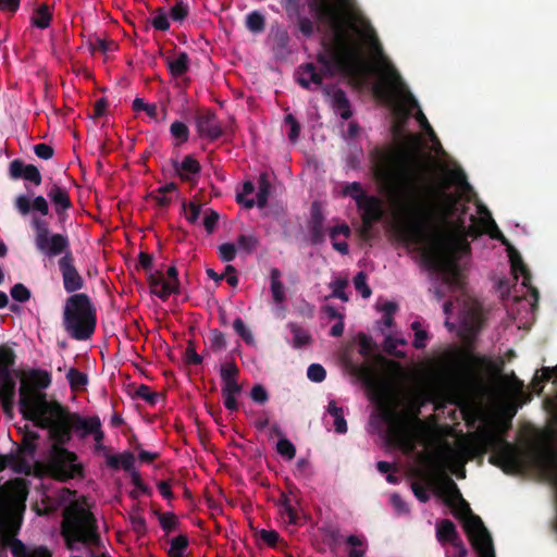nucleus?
<instances>
[{"label":"nucleus","instance_id":"obj_21","mask_svg":"<svg viewBox=\"0 0 557 557\" xmlns=\"http://www.w3.org/2000/svg\"><path fill=\"white\" fill-rule=\"evenodd\" d=\"M550 377H557V366L554 368H543L535 373L531 382L533 392L539 394L543 389V383Z\"/></svg>","mask_w":557,"mask_h":557},{"label":"nucleus","instance_id":"obj_62","mask_svg":"<svg viewBox=\"0 0 557 557\" xmlns=\"http://www.w3.org/2000/svg\"><path fill=\"white\" fill-rule=\"evenodd\" d=\"M225 278L231 286H235L237 284V277L234 273V269L231 265L226 268Z\"/></svg>","mask_w":557,"mask_h":557},{"label":"nucleus","instance_id":"obj_45","mask_svg":"<svg viewBox=\"0 0 557 557\" xmlns=\"http://www.w3.org/2000/svg\"><path fill=\"white\" fill-rule=\"evenodd\" d=\"M234 329L247 343H252V335L240 319L234 321Z\"/></svg>","mask_w":557,"mask_h":557},{"label":"nucleus","instance_id":"obj_63","mask_svg":"<svg viewBox=\"0 0 557 557\" xmlns=\"http://www.w3.org/2000/svg\"><path fill=\"white\" fill-rule=\"evenodd\" d=\"M158 488H159L160 494L164 498H170L172 496L171 487H170V485L166 482H160L158 484Z\"/></svg>","mask_w":557,"mask_h":557},{"label":"nucleus","instance_id":"obj_47","mask_svg":"<svg viewBox=\"0 0 557 557\" xmlns=\"http://www.w3.org/2000/svg\"><path fill=\"white\" fill-rule=\"evenodd\" d=\"M220 256L224 261H231L234 259L236 249L232 244H223L219 247Z\"/></svg>","mask_w":557,"mask_h":557},{"label":"nucleus","instance_id":"obj_31","mask_svg":"<svg viewBox=\"0 0 557 557\" xmlns=\"http://www.w3.org/2000/svg\"><path fill=\"white\" fill-rule=\"evenodd\" d=\"M276 450L283 458L287 460H292L296 453L295 446L286 438H282L277 442Z\"/></svg>","mask_w":557,"mask_h":557},{"label":"nucleus","instance_id":"obj_20","mask_svg":"<svg viewBox=\"0 0 557 557\" xmlns=\"http://www.w3.org/2000/svg\"><path fill=\"white\" fill-rule=\"evenodd\" d=\"M77 426L83 431L84 435H94L97 442L101 441L102 433L100 431V421L98 418L81 419L77 422Z\"/></svg>","mask_w":557,"mask_h":557},{"label":"nucleus","instance_id":"obj_4","mask_svg":"<svg viewBox=\"0 0 557 557\" xmlns=\"http://www.w3.org/2000/svg\"><path fill=\"white\" fill-rule=\"evenodd\" d=\"M26 496L27 487L23 480L8 482L0 488V541L11 548L14 557H50L44 548L27 552L14 539L21 525Z\"/></svg>","mask_w":557,"mask_h":557},{"label":"nucleus","instance_id":"obj_49","mask_svg":"<svg viewBox=\"0 0 557 557\" xmlns=\"http://www.w3.org/2000/svg\"><path fill=\"white\" fill-rule=\"evenodd\" d=\"M34 151L38 158L48 160L53 156V149L46 144H38L34 147Z\"/></svg>","mask_w":557,"mask_h":557},{"label":"nucleus","instance_id":"obj_54","mask_svg":"<svg viewBox=\"0 0 557 557\" xmlns=\"http://www.w3.org/2000/svg\"><path fill=\"white\" fill-rule=\"evenodd\" d=\"M413 329L416 330L414 342H413L414 346L418 348L424 347L425 339H426L425 332L418 329L416 323L413 324Z\"/></svg>","mask_w":557,"mask_h":557},{"label":"nucleus","instance_id":"obj_36","mask_svg":"<svg viewBox=\"0 0 557 557\" xmlns=\"http://www.w3.org/2000/svg\"><path fill=\"white\" fill-rule=\"evenodd\" d=\"M308 377L313 382H321L325 377V370L320 364H311L308 368Z\"/></svg>","mask_w":557,"mask_h":557},{"label":"nucleus","instance_id":"obj_9","mask_svg":"<svg viewBox=\"0 0 557 557\" xmlns=\"http://www.w3.org/2000/svg\"><path fill=\"white\" fill-rule=\"evenodd\" d=\"M32 225L35 230L37 248L49 257L60 255L67 247V239L60 234H51L47 223L34 216Z\"/></svg>","mask_w":557,"mask_h":557},{"label":"nucleus","instance_id":"obj_59","mask_svg":"<svg viewBox=\"0 0 557 557\" xmlns=\"http://www.w3.org/2000/svg\"><path fill=\"white\" fill-rule=\"evenodd\" d=\"M412 490L414 495L421 500L426 502L429 499V495L426 490L423 486H420L419 484L414 483L412 485Z\"/></svg>","mask_w":557,"mask_h":557},{"label":"nucleus","instance_id":"obj_3","mask_svg":"<svg viewBox=\"0 0 557 557\" xmlns=\"http://www.w3.org/2000/svg\"><path fill=\"white\" fill-rule=\"evenodd\" d=\"M13 362V351L8 347H0V398L5 413L12 416L14 377H20V410L22 414L38 426L49 428L52 436L59 442H63L69 436V421L62 408L57 403L48 401L46 395L40 391L49 386L50 375L41 370L11 373L10 367Z\"/></svg>","mask_w":557,"mask_h":557},{"label":"nucleus","instance_id":"obj_44","mask_svg":"<svg viewBox=\"0 0 557 557\" xmlns=\"http://www.w3.org/2000/svg\"><path fill=\"white\" fill-rule=\"evenodd\" d=\"M348 544L351 546L350 557H362L363 548L361 541L356 536H350L348 539Z\"/></svg>","mask_w":557,"mask_h":557},{"label":"nucleus","instance_id":"obj_42","mask_svg":"<svg viewBox=\"0 0 557 557\" xmlns=\"http://www.w3.org/2000/svg\"><path fill=\"white\" fill-rule=\"evenodd\" d=\"M15 206L21 214L26 215L32 209V200L28 197L21 195L16 198Z\"/></svg>","mask_w":557,"mask_h":557},{"label":"nucleus","instance_id":"obj_29","mask_svg":"<svg viewBox=\"0 0 557 557\" xmlns=\"http://www.w3.org/2000/svg\"><path fill=\"white\" fill-rule=\"evenodd\" d=\"M171 135L176 141V145H181L182 143H185L188 138V128L185 124L182 122H174L171 125Z\"/></svg>","mask_w":557,"mask_h":557},{"label":"nucleus","instance_id":"obj_58","mask_svg":"<svg viewBox=\"0 0 557 557\" xmlns=\"http://www.w3.org/2000/svg\"><path fill=\"white\" fill-rule=\"evenodd\" d=\"M20 4V0H0V9L3 11L14 12Z\"/></svg>","mask_w":557,"mask_h":557},{"label":"nucleus","instance_id":"obj_40","mask_svg":"<svg viewBox=\"0 0 557 557\" xmlns=\"http://www.w3.org/2000/svg\"><path fill=\"white\" fill-rule=\"evenodd\" d=\"M334 101L337 104L338 113L341 114V116L347 119L350 115V113L347 108V102L344 95L342 92H336L334 96Z\"/></svg>","mask_w":557,"mask_h":557},{"label":"nucleus","instance_id":"obj_64","mask_svg":"<svg viewBox=\"0 0 557 557\" xmlns=\"http://www.w3.org/2000/svg\"><path fill=\"white\" fill-rule=\"evenodd\" d=\"M138 395L144 398V399H147L148 401L152 403L153 401V395L151 394V392L149 391L148 387L146 386H141L138 388Z\"/></svg>","mask_w":557,"mask_h":557},{"label":"nucleus","instance_id":"obj_17","mask_svg":"<svg viewBox=\"0 0 557 557\" xmlns=\"http://www.w3.org/2000/svg\"><path fill=\"white\" fill-rule=\"evenodd\" d=\"M350 230L347 224H339L334 226L330 232V236L333 242V247L336 250L346 253L348 250L346 238H348Z\"/></svg>","mask_w":557,"mask_h":557},{"label":"nucleus","instance_id":"obj_48","mask_svg":"<svg viewBox=\"0 0 557 557\" xmlns=\"http://www.w3.org/2000/svg\"><path fill=\"white\" fill-rule=\"evenodd\" d=\"M347 282L343 280H336L332 283L333 296L343 299L344 301L348 300V297L344 293V288L346 287Z\"/></svg>","mask_w":557,"mask_h":557},{"label":"nucleus","instance_id":"obj_19","mask_svg":"<svg viewBox=\"0 0 557 557\" xmlns=\"http://www.w3.org/2000/svg\"><path fill=\"white\" fill-rule=\"evenodd\" d=\"M507 250H508V257H509L510 264H511V270H512L515 277L519 278V276H521L522 284L524 286H527L529 283V273H528L525 265L523 264L518 252L512 247H508Z\"/></svg>","mask_w":557,"mask_h":557},{"label":"nucleus","instance_id":"obj_16","mask_svg":"<svg viewBox=\"0 0 557 557\" xmlns=\"http://www.w3.org/2000/svg\"><path fill=\"white\" fill-rule=\"evenodd\" d=\"M297 79L302 87L314 89L321 85L323 75L317 72L313 65L307 64L299 69Z\"/></svg>","mask_w":557,"mask_h":557},{"label":"nucleus","instance_id":"obj_13","mask_svg":"<svg viewBox=\"0 0 557 557\" xmlns=\"http://www.w3.org/2000/svg\"><path fill=\"white\" fill-rule=\"evenodd\" d=\"M437 540L442 543H450L451 550L447 554L451 557H465L467 550L462 543L457 540L454 524L448 520H442L436 527Z\"/></svg>","mask_w":557,"mask_h":557},{"label":"nucleus","instance_id":"obj_50","mask_svg":"<svg viewBox=\"0 0 557 557\" xmlns=\"http://www.w3.org/2000/svg\"><path fill=\"white\" fill-rule=\"evenodd\" d=\"M152 25L157 29L166 30L170 27L169 17L163 13H159L152 18Z\"/></svg>","mask_w":557,"mask_h":557},{"label":"nucleus","instance_id":"obj_43","mask_svg":"<svg viewBox=\"0 0 557 557\" xmlns=\"http://www.w3.org/2000/svg\"><path fill=\"white\" fill-rule=\"evenodd\" d=\"M11 296L17 301H25L29 298V292L23 285L17 284L12 287Z\"/></svg>","mask_w":557,"mask_h":557},{"label":"nucleus","instance_id":"obj_61","mask_svg":"<svg viewBox=\"0 0 557 557\" xmlns=\"http://www.w3.org/2000/svg\"><path fill=\"white\" fill-rule=\"evenodd\" d=\"M359 344L363 352H369L372 349V341L366 335L359 336Z\"/></svg>","mask_w":557,"mask_h":557},{"label":"nucleus","instance_id":"obj_30","mask_svg":"<svg viewBox=\"0 0 557 557\" xmlns=\"http://www.w3.org/2000/svg\"><path fill=\"white\" fill-rule=\"evenodd\" d=\"M186 546L187 539L185 536H177L173 539L169 549V557H183Z\"/></svg>","mask_w":557,"mask_h":557},{"label":"nucleus","instance_id":"obj_51","mask_svg":"<svg viewBox=\"0 0 557 557\" xmlns=\"http://www.w3.org/2000/svg\"><path fill=\"white\" fill-rule=\"evenodd\" d=\"M416 117H417L418 122L420 123L421 127H423L425 129V132L430 136V138L435 141L434 133H433L430 124L428 123L425 115L421 112V110L418 109Z\"/></svg>","mask_w":557,"mask_h":557},{"label":"nucleus","instance_id":"obj_55","mask_svg":"<svg viewBox=\"0 0 557 557\" xmlns=\"http://www.w3.org/2000/svg\"><path fill=\"white\" fill-rule=\"evenodd\" d=\"M260 537L269 545H274L277 541L278 535L274 531L262 530L260 532Z\"/></svg>","mask_w":557,"mask_h":557},{"label":"nucleus","instance_id":"obj_57","mask_svg":"<svg viewBox=\"0 0 557 557\" xmlns=\"http://www.w3.org/2000/svg\"><path fill=\"white\" fill-rule=\"evenodd\" d=\"M160 523L165 530H172L176 523V519L172 515H163L160 518Z\"/></svg>","mask_w":557,"mask_h":557},{"label":"nucleus","instance_id":"obj_5","mask_svg":"<svg viewBox=\"0 0 557 557\" xmlns=\"http://www.w3.org/2000/svg\"><path fill=\"white\" fill-rule=\"evenodd\" d=\"M61 500L69 503L64 511L63 535L69 543L90 542L95 539L94 518L84 498H76L71 491L61 492Z\"/></svg>","mask_w":557,"mask_h":557},{"label":"nucleus","instance_id":"obj_46","mask_svg":"<svg viewBox=\"0 0 557 557\" xmlns=\"http://www.w3.org/2000/svg\"><path fill=\"white\" fill-rule=\"evenodd\" d=\"M115 48V45L113 42H109L106 39L97 38L95 42L91 45L92 51H102L103 53H107Z\"/></svg>","mask_w":557,"mask_h":557},{"label":"nucleus","instance_id":"obj_11","mask_svg":"<svg viewBox=\"0 0 557 557\" xmlns=\"http://www.w3.org/2000/svg\"><path fill=\"white\" fill-rule=\"evenodd\" d=\"M347 193L356 199L366 226H370L374 221H377L381 218L383 213V206L380 199L375 197L361 196L360 188L356 184L348 187Z\"/></svg>","mask_w":557,"mask_h":557},{"label":"nucleus","instance_id":"obj_41","mask_svg":"<svg viewBox=\"0 0 557 557\" xmlns=\"http://www.w3.org/2000/svg\"><path fill=\"white\" fill-rule=\"evenodd\" d=\"M32 209L42 215H47L49 212L48 202L42 196H38L32 200Z\"/></svg>","mask_w":557,"mask_h":557},{"label":"nucleus","instance_id":"obj_34","mask_svg":"<svg viewBox=\"0 0 557 557\" xmlns=\"http://www.w3.org/2000/svg\"><path fill=\"white\" fill-rule=\"evenodd\" d=\"M187 7L184 3L180 2L171 9L170 17L173 21L182 22L187 16Z\"/></svg>","mask_w":557,"mask_h":557},{"label":"nucleus","instance_id":"obj_22","mask_svg":"<svg viewBox=\"0 0 557 557\" xmlns=\"http://www.w3.org/2000/svg\"><path fill=\"white\" fill-rule=\"evenodd\" d=\"M49 197L52 200L57 211L65 210L71 205L66 191L59 186H53L50 189Z\"/></svg>","mask_w":557,"mask_h":557},{"label":"nucleus","instance_id":"obj_35","mask_svg":"<svg viewBox=\"0 0 557 557\" xmlns=\"http://www.w3.org/2000/svg\"><path fill=\"white\" fill-rule=\"evenodd\" d=\"M184 214L190 223H195L201 214V207L191 202L184 208Z\"/></svg>","mask_w":557,"mask_h":557},{"label":"nucleus","instance_id":"obj_53","mask_svg":"<svg viewBox=\"0 0 557 557\" xmlns=\"http://www.w3.org/2000/svg\"><path fill=\"white\" fill-rule=\"evenodd\" d=\"M286 124L289 126V138L295 140L299 134V125L292 115L286 116Z\"/></svg>","mask_w":557,"mask_h":557},{"label":"nucleus","instance_id":"obj_7","mask_svg":"<svg viewBox=\"0 0 557 557\" xmlns=\"http://www.w3.org/2000/svg\"><path fill=\"white\" fill-rule=\"evenodd\" d=\"M325 10L332 18L334 35L354 27H357L358 30L359 25L364 26V23H367L363 15L356 8L354 0H326Z\"/></svg>","mask_w":557,"mask_h":557},{"label":"nucleus","instance_id":"obj_24","mask_svg":"<svg viewBox=\"0 0 557 557\" xmlns=\"http://www.w3.org/2000/svg\"><path fill=\"white\" fill-rule=\"evenodd\" d=\"M329 413L333 418V425L336 432L345 433L347 431V423L344 419L343 409L338 408L334 403L329 404Z\"/></svg>","mask_w":557,"mask_h":557},{"label":"nucleus","instance_id":"obj_25","mask_svg":"<svg viewBox=\"0 0 557 557\" xmlns=\"http://www.w3.org/2000/svg\"><path fill=\"white\" fill-rule=\"evenodd\" d=\"M133 109L138 113L145 112L151 120L154 121L159 119L160 113H163V111L159 110L156 104L146 103L141 99L134 100Z\"/></svg>","mask_w":557,"mask_h":557},{"label":"nucleus","instance_id":"obj_2","mask_svg":"<svg viewBox=\"0 0 557 557\" xmlns=\"http://www.w3.org/2000/svg\"><path fill=\"white\" fill-rule=\"evenodd\" d=\"M320 62L329 72H344L358 75L372 73L377 75L376 92L394 110L396 132L399 124L414 108L416 100L407 91L400 77L387 58L382 53L373 29L364 23L334 35V42Z\"/></svg>","mask_w":557,"mask_h":557},{"label":"nucleus","instance_id":"obj_33","mask_svg":"<svg viewBox=\"0 0 557 557\" xmlns=\"http://www.w3.org/2000/svg\"><path fill=\"white\" fill-rule=\"evenodd\" d=\"M272 294L273 298L277 304H281L284 300V292L283 287L278 281L277 271H273L272 273Z\"/></svg>","mask_w":557,"mask_h":557},{"label":"nucleus","instance_id":"obj_52","mask_svg":"<svg viewBox=\"0 0 557 557\" xmlns=\"http://www.w3.org/2000/svg\"><path fill=\"white\" fill-rule=\"evenodd\" d=\"M282 516L285 522L287 523H296L297 521V513L294 511V509L289 505H284L282 509Z\"/></svg>","mask_w":557,"mask_h":557},{"label":"nucleus","instance_id":"obj_26","mask_svg":"<svg viewBox=\"0 0 557 557\" xmlns=\"http://www.w3.org/2000/svg\"><path fill=\"white\" fill-rule=\"evenodd\" d=\"M51 20V12L48 7L40 5L35 10L32 21L33 24L39 28H46L49 26Z\"/></svg>","mask_w":557,"mask_h":557},{"label":"nucleus","instance_id":"obj_32","mask_svg":"<svg viewBox=\"0 0 557 557\" xmlns=\"http://www.w3.org/2000/svg\"><path fill=\"white\" fill-rule=\"evenodd\" d=\"M222 377L224 381L223 395H237L239 386L236 384L234 379L228 375L227 369L222 370Z\"/></svg>","mask_w":557,"mask_h":557},{"label":"nucleus","instance_id":"obj_28","mask_svg":"<svg viewBox=\"0 0 557 557\" xmlns=\"http://www.w3.org/2000/svg\"><path fill=\"white\" fill-rule=\"evenodd\" d=\"M66 377L70 382L72 389L74 391L84 389L87 384V376L75 369H70L66 374Z\"/></svg>","mask_w":557,"mask_h":557},{"label":"nucleus","instance_id":"obj_60","mask_svg":"<svg viewBox=\"0 0 557 557\" xmlns=\"http://www.w3.org/2000/svg\"><path fill=\"white\" fill-rule=\"evenodd\" d=\"M256 245V242L252 237H240L238 239V246L239 248L244 250H250Z\"/></svg>","mask_w":557,"mask_h":557},{"label":"nucleus","instance_id":"obj_38","mask_svg":"<svg viewBox=\"0 0 557 557\" xmlns=\"http://www.w3.org/2000/svg\"><path fill=\"white\" fill-rule=\"evenodd\" d=\"M216 221H218L216 212L211 211L210 209H206L203 211V225L209 233L214 230Z\"/></svg>","mask_w":557,"mask_h":557},{"label":"nucleus","instance_id":"obj_1","mask_svg":"<svg viewBox=\"0 0 557 557\" xmlns=\"http://www.w3.org/2000/svg\"><path fill=\"white\" fill-rule=\"evenodd\" d=\"M404 149L382 156L376 165L381 189L396 211V224L403 239L418 250L425 262L459 284L456 256L466 248L465 227L449 219L457 196L467 190L459 170L448 171L437 181L418 157L421 138L409 135Z\"/></svg>","mask_w":557,"mask_h":557},{"label":"nucleus","instance_id":"obj_23","mask_svg":"<svg viewBox=\"0 0 557 557\" xmlns=\"http://www.w3.org/2000/svg\"><path fill=\"white\" fill-rule=\"evenodd\" d=\"M177 172L183 180L190 181L199 172V163L191 157H186L177 168Z\"/></svg>","mask_w":557,"mask_h":557},{"label":"nucleus","instance_id":"obj_15","mask_svg":"<svg viewBox=\"0 0 557 557\" xmlns=\"http://www.w3.org/2000/svg\"><path fill=\"white\" fill-rule=\"evenodd\" d=\"M60 268L63 275L64 287L69 292H74L82 286V280L71 263V258L65 256L60 260Z\"/></svg>","mask_w":557,"mask_h":557},{"label":"nucleus","instance_id":"obj_37","mask_svg":"<svg viewBox=\"0 0 557 557\" xmlns=\"http://www.w3.org/2000/svg\"><path fill=\"white\" fill-rule=\"evenodd\" d=\"M247 26L252 32L261 30L263 27V17L259 13H251L247 16Z\"/></svg>","mask_w":557,"mask_h":557},{"label":"nucleus","instance_id":"obj_56","mask_svg":"<svg viewBox=\"0 0 557 557\" xmlns=\"http://www.w3.org/2000/svg\"><path fill=\"white\" fill-rule=\"evenodd\" d=\"M251 397L255 401L263 403L267 399V392L261 386H255L251 391Z\"/></svg>","mask_w":557,"mask_h":557},{"label":"nucleus","instance_id":"obj_14","mask_svg":"<svg viewBox=\"0 0 557 557\" xmlns=\"http://www.w3.org/2000/svg\"><path fill=\"white\" fill-rule=\"evenodd\" d=\"M9 171L13 178H24L37 186L41 183V175L33 164H25L20 160H14L10 163Z\"/></svg>","mask_w":557,"mask_h":557},{"label":"nucleus","instance_id":"obj_39","mask_svg":"<svg viewBox=\"0 0 557 557\" xmlns=\"http://www.w3.org/2000/svg\"><path fill=\"white\" fill-rule=\"evenodd\" d=\"M354 283H355L356 289L361 294L362 297L368 298L371 295V289L366 284V278H364L363 274H361V273L358 274L355 277Z\"/></svg>","mask_w":557,"mask_h":557},{"label":"nucleus","instance_id":"obj_18","mask_svg":"<svg viewBox=\"0 0 557 557\" xmlns=\"http://www.w3.org/2000/svg\"><path fill=\"white\" fill-rule=\"evenodd\" d=\"M478 213L480 230L484 233H487L491 237L502 239L503 243H506L500 231L497 228L495 222L493 221L490 212L485 209H479Z\"/></svg>","mask_w":557,"mask_h":557},{"label":"nucleus","instance_id":"obj_27","mask_svg":"<svg viewBox=\"0 0 557 557\" xmlns=\"http://www.w3.org/2000/svg\"><path fill=\"white\" fill-rule=\"evenodd\" d=\"M187 55L180 53L168 62L169 69L173 75H182L187 70Z\"/></svg>","mask_w":557,"mask_h":557},{"label":"nucleus","instance_id":"obj_12","mask_svg":"<svg viewBox=\"0 0 557 557\" xmlns=\"http://www.w3.org/2000/svg\"><path fill=\"white\" fill-rule=\"evenodd\" d=\"M252 191L253 185L250 182H246L243 186V190L237 194V201L247 208H251L255 205L259 207L264 206L270 193V184L267 181L265 175L260 176L257 200L249 197L252 194Z\"/></svg>","mask_w":557,"mask_h":557},{"label":"nucleus","instance_id":"obj_8","mask_svg":"<svg viewBox=\"0 0 557 557\" xmlns=\"http://www.w3.org/2000/svg\"><path fill=\"white\" fill-rule=\"evenodd\" d=\"M38 473H47L58 480L73 479L82 474V465L73 453L54 445L45 470L38 467Z\"/></svg>","mask_w":557,"mask_h":557},{"label":"nucleus","instance_id":"obj_6","mask_svg":"<svg viewBox=\"0 0 557 557\" xmlns=\"http://www.w3.org/2000/svg\"><path fill=\"white\" fill-rule=\"evenodd\" d=\"M96 324L94 309L85 295L72 296L64 308V326L76 339L88 338Z\"/></svg>","mask_w":557,"mask_h":557},{"label":"nucleus","instance_id":"obj_10","mask_svg":"<svg viewBox=\"0 0 557 557\" xmlns=\"http://www.w3.org/2000/svg\"><path fill=\"white\" fill-rule=\"evenodd\" d=\"M177 271L174 267L165 272L157 271L150 275L151 293L161 299H166L178 292Z\"/></svg>","mask_w":557,"mask_h":557}]
</instances>
